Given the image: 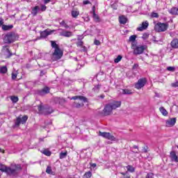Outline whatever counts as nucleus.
Wrapping results in <instances>:
<instances>
[{"mask_svg":"<svg viewBox=\"0 0 178 178\" xmlns=\"http://www.w3.org/2000/svg\"><path fill=\"white\" fill-rule=\"evenodd\" d=\"M0 170L1 172H4L8 176H17L19 172L22 170V165L12 163L9 167L0 163Z\"/></svg>","mask_w":178,"mask_h":178,"instance_id":"1","label":"nucleus"},{"mask_svg":"<svg viewBox=\"0 0 178 178\" xmlns=\"http://www.w3.org/2000/svg\"><path fill=\"white\" fill-rule=\"evenodd\" d=\"M52 48H54V51L52 54L54 60H59L63 56V51L59 48V45L55 41H51Z\"/></svg>","mask_w":178,"mask_h":178,"instance_id":"2","label":"nucleus"},{"mask_svg":"<svg viewBox=\"0 0 178 178\" xmlns=\"http://www.w3.org/2000/svg\"><path fill=\"white\" fill-rule=\"evenodd\" d=\"M70 99H79V101H82L81 103L75 102L74 104V107L77 108L78 109L84 106V103L83 102H87V99L83 96H74L71 97Z\"/></svg>","mask_w":178,"mask_h":178,"instance_id":"3","label":"nucleus"},{"mask_svg":"<svg viewBox=\"0 0 178 178\" xmlns=\"http://www.w3.org/2000/svg\"><path fill=\"white\" fill-rule=\"evenodd\" d=\"M168 27H169V24L168 23H161L158 22L155 26H154V29L158 32V33H162L163 31H166L168 30Z\"/></svg>","mask_w":178,"mask_h":178,"instance_id":"4","label":"nucleus"},{"mask_svg":"<svg viewBox=\"0 0 178 178\" xmlns=\"http://www.w3.org/2000/svg\"><path fill=\"white\" fill-rule=\"evenodd\" d=\"M38 111L43 115H51L54 110L51 107H44L42 103L38 106Z\"/></svg>","mask_w":178,"mask_h":178,"instance_id":"5","label":"nucleus"},{"mask_svg":"<svg viewBox=\"0 0 178 178\" xmlns=\"http://www.w3.org/2000/svg\"><path fill=\"white\" fill-rule=\"evenodd\" d=\"M16 40V36L13 33H8L3 38V41L5 44H12V42H15Z\"/></svg>","mask_w":178,"mask_h":178,"instance_id":"6","label":"nucleus"},{"mask_svg":"<svg viewBox=\"0 0 178 178\" xmlns=\"http://www.w3.org/2000/svg\"><path fill=\"white\" fill-rule=\"evenodd\" d=\"M147 49V46L145 45H139L137 47H135L134 49V55H141L144 53V51Z\"/></svg>","mask_w":178,"mask_h":178,"instance_id":"7","label":"nucleus"},{"mask_svg":"<svg viewBox=\"0 0 178 178\" xmlns=\"http://www.w3.org/2000/svg\"><path fill=\"white\" fill-rule=\"evenodd\" d=\"M99 136H101V137H104V138H106L107 140H110L111 141H115L116 138L113 136L111 133L109 132H99Z\"/></svg>","mask_w":178,"mask_h":178,"instance_id":"8","label":"nucleus"},{"mask_svg":"<svg viewBox=\"0 0 178 178\" xmlns=\"http://www.w3.org/2000/svg\"><path fill=\"white\" fill-rule=\"evenodd\" d=\"M147 84V79L142 78L138 81V83H135V88L136 90H141Z\"/></svg>","mask_w":178,"mask_h":178,"instance_id":"9","label":"nucleus"},{"mask_svg":"<svg viewBox=\"0 0 178 178\" xmlns=\"http://www.w3.org/2000/svg\"><path fill=\"white\" fill-rule=\"evenodd\" d=\"M27 119H29V117H27V115H24L22 118L18 117L15 122V125L19 126L20 123H22V124H24V123L27 122Z\"/></svg>","mask_w":178,"mask_h":178,"instance_id":"10","label":"nucleus"},{"mask_svg":"<svg viewBox=\"0 0 178 178\" xmlns=\"http://www.w3.org/2000/svg\"><path fill=\"white\" fill-rule=\"evenodd\" d=\"M177 119L176 118H169L165 120V126L166 127H173L175 124H176Z\"/></svg>","mask_w":178,"mask_h":178,"instance_id":"11","label":"nucleus"},{"mask_svg":"<svg viewBox=\"0 0 178 178\" xmlns=\"http://www.w3.org/2000/svg\"><path fill=\"white\" fill-rule=\"evenodd\" d=\"M112 111H113V108H112V106H111L110 104H106L104 108V115L106 116H108L109 115H111Z\"/></svg>","mask_w":178,"mask_h":178,"instance_id":"12","label":"nucleus"},{"mask_svg":"<svg viewBox=\"0 0 178 178\" xmlns=\"http://www.w3.org/2000/svg\"><path fill=\"white\" fill-rule=\"evenodd\" d=\"M2 52L6 56V58H10V56H12L13 55L12 53L10 52V50H9V47L8 46L3 47Z\"/></svg>","mask_w":178,"mask_h":178,"instance_id":"13","label":"nucleus"},{"mask_svg":"<svg viewBox=\"0 0 178 178\" xmlns=\"http://www.w3.org/2000/svg\"><path fill=\"white\" fill-rule=\"evenodd\" d=\"M113 110L118 109L122 106V102L120 101H113V102L109 103Z\"/></svg>","mask_w":178,"mask_h":178,"instance_id":"14","label":"nucleus"},{"mask_svg":"<svg viewBox=\"0 0 178 178\" xmlns=\"http://www.w3.org/2000/svg\"><path fill=\"white\" fill-rule=\"evenodd\" d=\"M58 30L61 31V32L60 33V35H62L63 37L69 38L73 35V33H72V31H65L62 29H59Z\"/></svg>","mask_w":178,"mask_h":178,"instance_id":"15","label":"nucleus"},{"mask_svg":"<svg viewBox=\"0 0 178 178\" xmlns=\"http://www.w3.org/2000/svg\"><path fill=\"white\" fill-rule=\"evenodd\" d=\"M148 26H149V24L147 21L143 22L141 26L137 28V30L138 31H144V30L148 29Z\"/></svg>","mask_w":178,"mask_h":178,"instance_id":"16","label":"nucleus"},{"mask_svg":"<svg viewBox=\"0 0 178 178\" xmlns=\"http://www.w3.org/2000/svg\"><path fill=\"white\" fill-rule=\"evenodd\" d=\"M55 31H48V30H44V31H42L40 33V37L42 38H46V37H48V35H50V34H52Z\"/></svg>","mask_w":178,"mask_h":178,"instance_id":"17","label":"nucleus"},{"mask_svg":"<svg viewBox=\"0 0 178 178\" xmlns=\"http://www.w3.org/2000/svg\"><path fill=\"white\" fill-rule=\"evenodd\" d=\"M170 158L172 162H178V156L176 154V152H171L170 153Z\"/></svg>","mask_w":178,"mask_h":178,"instance_id":"18","label":"nucleus"},{"mask_svg":"<svg viewBox=\"0 0 178 178\" xmlns=\"http://www.w3.org/2000/svg\"><path fill=\"white\" fill-rule=\"evenodd\" d=\"M49 87L46 86L43 89H42L40 91H39V94L40 95H45L46 94H49Z\"/></svg>","mask_w":178,"mask_h":178,"instance_id":"19","label":"nucleus"},{"mask_svg":"<svg viewBox=\"0 0 178 178\" xmlns=\"http://www.w3.org/2000/svg\"><path fill=\"white\" fill-rule=\"evenodd\" d=\"M119 22L120 24H126L127 23V17L124 15L119 17Z\"/></svg>","mask_w":178,"mask_h":178,"instance_id":"20","label":"nucleus"},{"mask_svg":"<svg viewBox=\"0 0 178 178\" xmlns=\"http://www.w3.org/2000/svg\"><path fill=\"white\" fill-rule=\"evenodd\" d=\"M39 10H40V6H36L32 8L31 14L33 15V16H37Z\"/></svg>","mask_w":178,"mask_h":178,"instance_id":"21","label":"nucleus"},{"mask_svg":"<svg viewBox=\"0 0 178 178\" xmlns=\"http://www.w3.org/2000/svg\"><path fill=\"white\" fill-rule=\"evenodd\" d=\"M1 29L3 30V31H8L13 29V25H3Z\"/></svg>","mask_w":178,"mask_h":178,"instance_id":"22","label":"nucleus"},{"mask_svg":"<svg viewBox=\"0 0 178 178\" xmlns=\"http://www.w3.org/2000/svg\"><path fill=\"white\" fill-rule=\"evenodd\" d=\"M92 17L95 23H99V22H101V19L99 18V16H98V15H97L95 13L92 14Z\"/></svg>","mask_w":178,"mask_h":178,"instance_id":"23","label":"nucleus"},{"mask_svg":"<svg viewBox=\"0 0 178 178\" xmlns=\"http://www.w3.org/2000/svg\"><path fill=\"white\" fill-rule=\"evenodd\" d=\"M171 47L172 48H178V39H174L171 42Z\"/></svg>","mask_w":178,"mask_h":178,"instance_id":"24","label":"nucleus"},{"mask_svg":"<svg viewBox=\"0 0 178 178\" xmlns=\"http://www.w3.org/2000/svg\"><path fill=\"white\" fill-rule=\"evenodd\" d=\"M0 73L1 74H5L8 73V67L6 66L0 67Z\"/></svg>","mask_w":178,"mask_h":178,"instance_id":"25","label":"nucleus"},{"mask_svg":"<svg viewBox=\"0 0 178 178\" xmlns=\"http://www.w3.org/2000/svg\"><path fill=\"white\" fill-rule=\"evenodd\" d=\"M170 13H171V15H178V6L173 7L172 9H170Z\"/></svg>","mask_w":178,"mask_h":178,"instance_id":"26","label":"nucleus"},{"mask_svg":"<svg viewBox=\"0 0 178 178\" xmlns=\"http://www.w3.org/2000/svg\"><path fill=\"white\" fill-rule=\"evenodd\" d=\"M159 111H160V112L162 113V115H163V116H168V111H166V109H165V108H163V107H160L159 108Z\"/></svg>","mask_w":178,"mask_h":178,"instance_id":"27","label":"nucleus"},{"mask_svg":"<svg viewBox=\"0 0 178 178\" xmlns=\"http://www.w3.org/2000/svg\"><path fill=\"white\" fill-rule=\"evenodd\" d=\"M17 74H19V72H17V71L13 72L11 74L12 80H16V79L17 77Z\"/></svg>","mask_w":178,"mask_h":178,"instance_id":"28","label":"nucleus"},{"mask_svg":"<svg viewBox=\"0 0 178 178\" xmlns=\"http://www.w3.org/2000/svg\"><path fill=\"white\" fill-rule=\"evenodd\" d=\"M71 15L72 17L76 18L77 16H79V15H80V13L78 10H72Z\"/></svg>","mask_w":178,"mask_h":178,"instance_id":"29","label":"nucleus"},{"mask_svg":"<svg viewBox=\"0 0 178 178\" xmlns=\"http://www.w3.org/2000/svg\"><path fill=\"white\" fill-rule=\"evenodd\" d=\"M10 99L13 102V104H16L19 101V97L16 96H11Z\"/></svg>","mask_w":178,"mask_h":178,"instance_id":"30","label":"nucleus"},{"mask_svg":"<svg viewBox=\"0 0 178 178\" xmlns=\"http://www.w3.org/2000/svg\"><path fill=\"white\" fill-rule=\"evenodd\" d=\"M42 154H44V155H46L47 156H51V151L48 149H44L42 152Z\"/></svg>","mask_w":178,"mask_h":178,"instance_id":"31","label":"nucleus"},{"mask_svg":"<svg viewBox=\"0 0 178 178\" xmlns=\"http://www.w3.org/2000/svg\"><path fill=\"white\" fill-rule=\"evenodd\" d=\"M67 156V152H60V159H63Z\"/></svg>","mask_w":178,"mask_h":178,"instance_id":"32","label":"nucleus"},{"mask_svg":"<svg viewBox=\"0 0 178 178\" xmlns=\"http://www.w3.org/2000/svg\"><path fill=\"white\" fill-rule=\"evenodd\" d=\"M91 176H92V174L91 173V172L89 171L83 175V178H90Z\"/></svg>","mask_w":178,"mask_h":178,"instance_id":"33","label":"nucleus"},{"mask_svg":"<svg viewBox=\"0 0 178 178\" xmlns=\"http://www.w3.org/2000/svg\"><path fill=\"white\" fill-rule=\"evenodd\" d=\"M122 58L123 57L120 55L118 56L117 58H115L114 63H119V62H120V60H122Z\"/></svg>","mask_w":178,"mask_h":178,"instance_id":"34","label":"nucleus"},{"mask_svg":"<svg viewBox=\"0 0 178 178\" xmlns=\"http://www.w3.org/2000/svg\"><path fill=\"white\" fill-rule=\"evenodd\" d=\"M122 94H128V95H130V94H132V92H131V90H129V89H123V90H122Z\"/></svg>","mask_w":178,"mask_h":178,"instance_id":"35","label":"nucleus"},{"mask_svg":"<svg viewBox=\"0 0 178 178\" xmlns=\"http://www.w3.org/2000/svg\"><path fill=\"white\" fill-rule=\"evenodd\" d=\"M136 38H137V36L135 35H131L129 37V41H131V42L136 41Z\"/></svg>","mask_w":178,"mask_h":178,"instance_id":"36","label":"nucleus"},{"mask_svg":"<svg viewBox=\"0 0 178 178\" xmlns=\"http://www.w3.org/2000/svg\"><path fill=\"white\" fill-rule=\"evenodd\" d=\"M99 88H101V86L97 85L93 88V90L95 91V92H99Z\"/></svg>","mask_w":178,"mask_h":178,"instance_id":"37","label":"nucleus"},{"mask_svg":"<svg viewBox=\"0 0 178 178\" xmlns=\"http://www.w3.org/2000/svg\"><path fill=\"white\" fill-rule=\"evenodd\" d=\"M127 169L128 172H134V168L131 165H127Z\"/></svg>","mask_w":178,"mask_h":178,"instance_id":"38","label":"nucleus"},{"mask_svg":"<svg viewBox=\"0 0 178 178\" xmlns=\"http://www.w3.org/2000/svg\"><path fill=\"white\" fill-rule=\"evenodd\" d=\"M137 47H138L137 46V42H136V40L132 42V43H131V49L134 50Z\"/></svg>","mask_w":178,"mask_h":178,"instance_id":"39","label":"nucleus"},{"mask_svg":"<svg viewBox=\"0 0 178 178\" xmlns=\"http://www.w3.org/2000/svg\"><path fill=\"white\" fill-rule=\"evenodd\" d=\"M148 37H149V34L145 33H143L142 38L143 40H148Z\"/></svg>","mask_w":178,"mask_h":178,"instance_id":"40","label":"nucleus"},{"mask_svg":"<svg viewBox=\"0 0 178 178\" xmlns=\"http://www.w3.org/2000/svg\"><path fill=\"white\" fill-rule=\"evenodd\" d=\"M46 172H47L48 175H51V173H52V169L51 168L50 166H48L47 168Z\"/></svg>","mask_w":178,"mask_h":178,"instance_id":"41","label":"nucleus"},{"mask_svg":"<svg viewBox=\"0 0 178 178\" xmlns=\"http://www.w3.org/2000/svg\"><path fill=\"white\" fill-rule=\"evenodd\" d=\"M78 42L76 43L78 47H83V41L80 39V38H78Z\"/></svg>","mask_w":178,"mask_h":178,"instance_id":"42","label":"nucleus"},{"mask_svg":"<svg viewBox=\"0 0 178 178\" xmlns=\"http://www.w3.org/2000/svg\"><path fill=\"white\" fill-rule=\"evenodd\" d=\"M40 10H42V12H45V10H47V7L45 6V5H41Z\"/></svg>","mask_w":178,"mask_h":178,"instance_id":"43","label":"nucleus"},{"mask_svg":"<svg viewBox=\"0 0 178 178\" xmlns=\"http://www.w3.org/2000/svg\"><path fill=\"white\" fill-rule=\"evenodd\" d=\"M167 70H168V72H175V67H168Z\"/></svg>","mask_w":178,"mask_h":178,"instance_id":"44","label":"nucleus"},{"mask_svg":"<svg viewBox=\"0 0 178 178\" xmlns=\"http://www.w3.org/2000/svg\"><path fill=\"white\" fill-rule=\"evenodd\" d=\"M95 45H101V42L97 39L95 40L94 41Z\"/></svg>","mask_w":178,"mask_h":178,"instance_id":"45","label":"nucleus"},{"mask_svg":"<svg viewBox=\"0 0 178 178\" xmlns=\"http://www.w3.org/2000/svg\"><path fill=\"white\" fill-rule=\"evenodd\" d=\"M152 17H159V15H158L157 13H152Z\"/></svg>","mask_w":178,"mask_h":178,"instance_id":"46","label":"nucleus"},{"mask_svg":"<svg viewBox=\"0 0 178 178\" xmlns=\"http://www.w3.org/2000/svg\"><path fill=\"white\" fill-rule=\"evenodd\" d=\"M172 87H178V81L171 83Z\"/></svg>","mask_w":178,"mask_h":178,"instance_id":"47","label":"nucleus"},{"mask_svg":"<svg viewBox=\"0 0 178 178\" xmlns=\"http://www.w3.org/2000/svg\"><path fill=\"white\" fill-rule=\"evenodd\" d=\"M83 5H88L89 3H90V1L88 0H85L83 1Z\"/></svg>","mask_w":178,"mask_h":178,"instance_id":"48","label":"nucleus"},{"mask_svg":"<svg viewBox=\"0 0 178 178\" xmlns=\"http://www.w3.org/2000/svg\"><path fill=\"white\" fill-rule=\"evenodd\" d=\"M146 178H154V176L152 175V174H147Z\"/></svg>","mask_w":178,"mask_h":178,"instance_id":"49","label":"nucleus"},{"mask_svg":"<svg viewBox=\"0 0 178 178\" xmlns=\"http://www.w3.org/2000/svg\"><path fill=\"white\" fill-rule=\"evenodd\" d=\"M92 14L95 13V6H92Z\"/></svg>","mask_w":178,"mask_h":178,"instance_id":"50","label":"nucleus"},{"mask_svg":"<svg viewBox=\"0 0 178 178\" xmlns=\"http://www.w3.org/2000/svg\"><path fill=\"white\" fill-rule=\"evenodd\" d=\"M60 26H63L64 27L65 24H66V22H65L64 21H62L61 22H60Z\"/></svg>","mask_w":178,"mask_h":178,"instance_id":"51","label":"nucleus"},{"mask_svg":"<svg viewBox=\"0 0 178 178\" xmlns=\"http://www.w3.org/2000/svg\"><path fill=\"white\" fill-rule=\"evenodd\" d=\"M138 67V64H134L133 66V69H137Z\"/></svg>","mask_w":178,"mask_h":178,"instance_id":"52","label":"nucleus"},{"mask_svg":"<svg viewBox=\"0 0 178 178\" xmlns=\"http://www.w3.org/2000/svg\"><path fill=\"white\" fill-rule=\"evenodd\" d=\"M49 2H51V0H44V3L45 4L49 3Z\"/></svg>","mask_w":178,"mask_h":178,"instance_id":"53","label":"nucleus"},{"mask_svg":"<svg viewBox=\"0 0 178 178\" xmlns=\"http://www.w3.org/2000/svg\"><path fill=\"white\" fill-rule=\"evenodd\" d=\"M5 24H3V19L0 20V26H4Z\"/></svg>","mask_w":178,"mask_h":178,"instance_id":"54","label":"nucleus"},{"mask_svg":"<svg viewBox=\"0 0 178 178\" xmlns=\"http://www.w3.org/2000/svg\"><path fill=\"white\" fill-rule=\"evenodd\" d=\"M90 166H92V168H97V164L96 163H92L90 165Z\"/></svg>","mask_w":178,"mask_h":178,"instance_id":"55","label":"nucleus"},{"mask_svg":"<svg viewBox=\"0 0 178 178\" xmlns=\"http://www.w3.org/2000/svg\"><path fill=\"white\" fill-rule=\"evenodd\" d=\"M44 74H45V72L41 71L40 72V76H44Z\"/></svg>","mask_w":178,"mask_h":178,"instance_id":"56","label":"nucleus"},{"mask_svg":"<svg viewBox=\"0 0 178 178\" xmlns=\"http://www.w3.org/2000/svg\"><path fill=\"white\" fill-rule=\"evenodd\" d=\"M0 152H1L2 154H5V150L1 149L0 147Z\"/></svg>","mask_w":178,"mask_h":178,"instance_id":"57","label":"nucleus"},{"mask_svg":"<svg viewBox=\"0 0 178 178\" xmlns=\"http://www.w3.org/2000/svg\"><path fill=\"white\" fill-rule=\"evenodd\" d=\"M99 98L104 99V98H105V95H101L99 96Z\"/></svg>","mask_w":178,"mask_h":178,"instance_id":"58","label":"nucleus"},{"mask_svg":"<svg viewBox=\"0 0 178 178\" xmlns=\"http://www.w3.org/2000/svg\"><path fill=\"white\" fill-rule=\"evenodd\" d=\"M64 27L65 29H69V26L67 24H65Z\"/></svg>","mask_w":178,"mask_h":178,"instance_id":"59","label":"nucleus"},{"mask_svg":"<svg viewBox=\"0 0 178 178\" xmlns=\"http://www.w3.org/2000/svg\"><path fill=\"white\" fill-rule=\"evenodd\" d=\"M134 148L135 149H138V146H134Z\"/></svg>","mask_w":178,"mask_h":178,"instance_id":"60","label":"nucleus"},{"mask_svg":"<svg viewBox=\"0 0 178 178\" xmlns=\"http://www.w3.org/2000/svg\"><path fill=\"white\" fill-rule=\"evenodd\" d=\"M121 175H122V176H126V172H121Z\"/></svg>","mask_w":178,"mask_h":178,"instance_id":"61","label":"nucleus"},{"mask_svg":"<svg viewBox=\"0 0 178 178\" xmlns=\"http://www.w3.org/2000/svg\"><path fill=\"white\" fill-rule=\"evenodd\" d=\"M136 154H138V150L134 152Z\"/></svg>","mask_w":178,"mask_h":178,"instance_id":"62","label":"nucleus"},{"mask_svg":"<svg viewBox=\"0 0 178 178\" xmlns=\"http://www.w3.org/2000/svg\"><path fill=\"white\" fill-rule=\"evenodd\" d=\"M125 178H130V177H126Z\"/></svg>","mask_w":178,"mask_h":178,"instance_id":"63","label":"nucleus"},{"mask_svg":"<svg viewBox=\"0 0 178 178\" xmlns=\"http://www.w3.org/2000/svg\"><path fill=\"white\" fill-rule=\"evenodd\" d=\"M144 152H147V150H145Z\"/></svg>","mask_w":178,"mask_h":178,"instance_id":"64","label":"nucleus"}]
</instances>
